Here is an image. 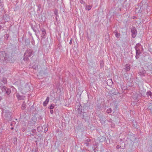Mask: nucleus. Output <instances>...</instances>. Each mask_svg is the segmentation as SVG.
<instances>
[{"instance_id": "1", "label": "nucleus", "mask_w": 152, "mask_h": 152, "mask_svg": "<svg viewBox=\"0 0 152 152\" xmlns=\"http://www.w3.org/2000/svg\"><path fill=\"white\" fill-rule=\"evenodd\" d=\"M10 58L4 51L0 52V62L2 61L4 63L10 61Z\"/></svg>"}, {"instance_id": "2", "label": "nucleus", "mask_w": 152, "mask_h": 152, "mask_svg": "<svg viewBox=\"0 0 152 152\" xmlns=\"http://www.w3.org/2000/svg\"><path fill=\"white\" fill-rule=\"evenodd\" d=\"M33 50L31 49L28 48L26 51L23 56V59L25 61H28V58L33 54Z\"/></svg>"}, {"instance_id": "3", "label": "nucleus", "mask_w": 152, "mask_h": 152, "mask_svg": "<svg viewBox=\"0 0 152 152\" xmlns=\"http://www.w3.org/2000/svg\"><path fill=\"white\" fill-rule=\"evenodd\" d=\"M4 112V109H3L1 113L4 115L5 119L8 121H11L12 120V113L9 110L5 111Z\"/></svg>"}, {"instance_id": "4", "label": "nucleus", "mask_w": 152, "mask_h": 152, "mask_svg": "<svg viewBox=\"0 0 152 152\" xmlns=\"http://www.w3.org/2000/svg\"><path fill=\"white\" fill-rule=\"evenodd\" d=\"M82 107L79 103H77L75 106V108L77 109L78 113L81 115L82 113H86V110L84 109H82Z\"/></svg>"}, {"instance_id": "5", "label": "nucleus", "mask_w": 152, "mask_h": 152, "mask_svg": "<svg viewBox=\"0 0 152 152\" xmlns=\"http://www.w3.org/2000/svg\"><path fill=\"white\" fill-rule=\"evenodd\" d=\"M142 4L141 3L138 4L135 7V11L137 13H140L142 12Z\"/></svg>"}, {"instance_id": "6", "label": "nucleus", "mask_w": 152, "mask_h": 152, "mask_svg": "<svg viewBox=\"0 0 152 152\" xmlns=\"http://www.w3.org/2000/svg\"><path fill=\"white\" fill-rule=\"evenodd\" d=\"M131 32L132 33V36L133 38H135L137 34V31L136 28L134 27H132L131 28Z\"/></svg>"}, {"instance_id": "7", "label": "nucleus", "mask_w": 152, "mask_h": 152, "mask_svg": "<svg viewBox=\"0 0 152 152\" xmlns=\"http://www.w3.org/2000/svg\"><path fill=\"white\" fill-rule=\"evenodd\" d=\"M80 115H82L83 119L85 121L88 122L89 119V117L87 113H82Z\"/></svg>"}, {"instance_id": "8", "label": "nucleus", "mask_w": 152, "mask_h": 152, "mask_svg": "<svg viewBox=\"0 0 152 152\" xmlns=\"http://www.w3.org/2000/svg\"><path fill=\"white\" fill-rule=\"evenodd\" d=\"M16 96L17 99L19 100H23L25 98L24 96L20 95L18 93H16Z\"/></svg>"}, {"instance_id": "9", "label": "nucleus", "mask_w": 152, "mask_h": 152, "mask_svg": "<svg viewBox=\"0 0 152 152\" xmlns=\"http://www.w3.org/2000/svg\"><path fill=\"white\" fill-rule=\"evenodd\" d=\"M41 31L42 32L41 36L42 39H45V35L46 34V30L44 28H42L41 29Z\"/></svg>"}, {"instance_id": "10", "label": "nucleus", "mask_w": 152, "mask_h": 152, "mask_svg": "<svg viewBox=\"0 0 152 152\" xmlns=\"http://www.w3.org/2000/svg\"><path fill=\"white\" fill-rule=\"evenodd\" d=\"M90 106V104L88 102L84 104V105L83 106V109H84L85 110H86V112H87V110L88 109Z\"/></svg>"}, {"instance_id": "11", "label": "nucleus", "mask_w": 152, "mask_h": 152, "mask_svg": "<svg viewBox=\"0 0 152 152\" xmlns=\"http://www.w3.org/2000/svg\"><path fill=\"white\" fill-rule=\"evenodd\" d=\"M29 91V88L27 86H26L22 89V93L23 94H25L27 92Z\"/></svg>"}, {"instance_id": "12", "label": "nucleus", "mask_w": 152, "mask_h": 152, "mask_svg": "<svg viewBox=\"0 0 152 152\" xmlns=\"http://www.w3.org/2000/svg\"><path fill=\"white\" fill-rule=\"evenodd\" d=\"M141 53V52L140 49H139L138 50H136V55L135 56V58L136 59H137L139 58V56L140 55Z\"/></svg>"}, {"instance_id": "13", "label": "nucleus", "mask_w": 152, "mask_h": 152, "mask_svg": "<svg viewBox=\"0 0 152 152\" xmlns=\"http://www.w3.org/2000/svg\"><path fill=\"white\" fill-rule=\"evenodd\" d=\"M3 18L6 21H8L10 20L9 16L7 14H5L3 15Z\"/></svg>"}, {"instance_id": "14", "label": "nucleus", "mask_w": 152, "mask_h": 152, "mask_svg": "<svg viewBox=\"0 0 152 152\" xmlns=\"http://www.w3.org/2000/svg\"><path fill=\"white\" fill-rule=\"evenodd\" d=\"M6 88V89H5L4 92H5L6 94L8 96L11 92V90L10 88H8L7 87Z\"/></svg>"}, {"instance_id": "15", "label": "nucleus", "mask_w": 152, "mask_h": 152, "mask_svg": "<svg viewBox=\"0 0 152 152\" xmlns=\"http://www.w3.org/2000/svg\"><path fill=\"white\" fill-rule=\"evenodd\" d=\"M49 97L48 96L47 97L45 101L43 103V105L45 107L47 105L49 102Z\"/></svg>"}, {"instance_id": "16", "label": "nucleus", "mask_w": 152, "mask_h": 152, "mask_svg": "<svg viewBox=\"0 0 152 152\" xmlns=\"http://www.w3.org/2000/svg\"><path fill=\"white\" fill-rule=\"evenodd\" d=\"M130 65L129 64H127L125 66V70L126 72L129 71L130 70Z\"/></svg>"}, {"instance_id": "17", "label": "nucleus", "mask_w": 152, "mask_h": 152, "mask_svg": "<svg viewBox=\"0 0 152 152\" xmlns=\"http://www.w3.org/2000/svg\"><path fill=\"white\" fill-rule=\"evenodd\" d=\"M141 48V45L140 43H138L137 44L136 46L134 47V48L135 50L140 49V48Z\"/></svg>"}, {"instance_id": "18", "label": "nucleus", "mask_w": 152, "mask_h": 152, "mask_svg": "<svg viewBox=\"0 0 152 152\" xmlns=\"http://www.w3.org/2000/svg\"><path fill=\"white\" fill-rule=\"evenodd\" d=\"M26 107V103L25 101H24L22 105L21 109L23 110H24Z\"/></svg>"}, {"instance_id": "19", "label": "nucleus", "mask_w": 152, "mask_h": 152, "mask_svg": "<svg viewBox=\"0 0 152 152\" xmlns=\"http://www.w3.org/2000/svg\"><path fill=\"white\" fill-rule=\"evenodd\" d=\"M146 73V72L145 70L139 72V74L141 76H144L145 75V74Z\"/></svg>"}, {"instance_id": "20", "label": "nucleus", "mask_w": 152, "mask_h": 152, "mask_svg": "<svg viewBox=\"0 0 152 152\" xmlns=\"http://www.w3.org/2000/svg\"><path fill=\"white\" fill-rule=\"evenodd\" d=\"M114 33H115V36L117 38H118L120 37V34L119 33H118L116 30L115 31Z\"/></svg>"}, {"instance_id": "21", "label": "nucleus", "mask_w": 152, "mask_h": 152, "mask_svg": "<svg viewBox=\"0 0 152 152\" xmlns=\"http://www.w3.org/2000/svg\"><path fill=\"white\" fill-rule=\"evenodd\" d=\"M92 6L91 5H87L85 7V9L86 10L89 11L90 10Z\"/></svg>"}, {"instance_id": "22", "label": "nucleus", "mask_w": 152, "mask_h": 152, "mask_svg": "<svg viewBox=\"0 0 152 152\" xmlns=\"http://www.w3.org/2000/svg\"><path fill=\"white\" fill-rule=\"evenodd\" d=\"M107 82V85L110 86L112 85L113 83V82L111 79L108 80Z\"/></svg>"}, {"instance_id": "23", "label": "nucleus", "mask_w": 152, "mask_h": 152, "mask_svg": "<svg viewBox=\"0 0 152 152\" xmlns=\"http://www.w3.org/2000/svg\"><path fill=\"white\" fill-rule=\"evenodd\" d=\"M30 44V40L27 39L25 40V45L26 46Z\"/></svg>"}, {"instance_id": "24", "label": "nucleus", "mask_w": 152, "mask_h": 152, "mask_svg": "<svg viewBox=\"0 0 152 152\" xmlns=\"http://www.w3.org/2000/svg\"><path fill=\"white\" fill-rule=\"evenodd\" d=\"M1 81L4 84H6L7 83V79L5 77H3Z\"/></svg>"}, {"instance_id": "25", "label": "nucleus", "mask_w": 152, "mask_h": 152, "mask_svg": "<svg viewBox=\"0 0 152 152\" xmlns=\"http://www.w3.org/2000/svg\"><path fill=\"white\" fill-rule=\"evenodd\" d=\"M54 107V104H52L50 105L48 107V108L50 109H53Z\"/></svg>"}, {"instance_id": "26", "label": "nucleus", "mask_w": 152, "mask_h": 152, "mask_svg": "<svg viewBox=\"0 0 152 152\" xmlns=\"http://www.w3.org/2000/svg\"><path fill=\"white\" fill-rule=\"evenodd\" d=\"M31 132H32L33 133L31 134H30L32 136H34V134L36 133V131L35 129H33L31 130Z\"/></svg>"}, {"instance_id": "27", "label": "nucleus", "mask_w": 152, "mask_h": 152, "mask_svg": "<svg viewBox=\"0 0 152 152\" xmlns=\"http://www.w3.org/2000/svg\"><path fill=\"white\" fill-rule=\"evenodd\" d=\"M9 35L8 34H5L4 35V37L5 39L6 40H7L8 39V38L9 37Z\"/></svg>"}, {"instance_id": "28", "label": "nucleus", "mask_w": 152, "mask_h": 152, "mask_svg": "<svg viewBox=\"0 0 152 152\" xmlns=\"http://www.w3.org/2000/svg\"><path fill=\"white\" fill-rule=\"evenodd\" d=\"M54 13L56 15L57 17L58 16V10L56 9H55L54 11Z\"/></svg>"}, {"instance_id": "29", "label": "nucleus", "mask_w": 152, "mask_h": 152, "mask_svg": "<svg viewBox=\"0 0 152 152\" xmlns=\"http://www.w3.org/2000/svg\"><path fill=\"white\" fill-rule=\"evenodd\" d=\"M152 94V93L151 91H149L147 92L146 94L147 96L148 97H149V96H150Z\"/></svg>"}, {"instance_id": "30", "label": "nucleus", "mask_w": 152, "mask_h": 152, "mask_svg": "<svg viewBox=\"0 0 152 152\" xmlns=\"http://www.w3.org/2000/svg\"><path fill=\"white\" fill-rule=\"evenodd\" d=\"M112 111V110L111 108H109L107 109V113H111Z\"/></svg>"}, {"instance_id": "31", "label": "nucleus", "mask_w": 152, "mask_h": 152, "mask_svg": "<svg viewBox=\"0 0 152 152\" xmlns=\"http://www.w3.org/2000/svg\"><path fill=\"white\" fill-rule=\"evenodd\" d=\"M104 63L103 60L101 61H100V67L101 68H102L103 66Z\"/></svg>"}, {"instance_id": "32", "label": "nucleus", "mask_w": 152, "mask_h": 152, "mask_svg": "<svg viewBox=\"0 0 152 152\" xmlns=\"http://www.w3.org/2000/svg\"><path fill=\"white\" fill-rule=\"evenodd\" d=\"M6 87L5 86H3L1 88V90L2 92H4V90L5 89H6Z\"/></svg>"}, {"instance_id": "33", "label": "nucleus", "mask_w": 152, "mask_h": 152, "mask_svg": "<svg viewBox=\"0 0 152 152\" xmlns=\"http://www.w3.org/2000/svg\"><path fill=\"white\" fill-rule=\"evenodd\" d=\"M148 109L152 112V104L149 106Z\"/></svg>"}, {"instance_id": "34", "label": "nucleus", "mask_w": 152, "mask_h": 152, "mask_svg": "<svg viewBox=\"0 0 152 152\" xmlns=\"http://www.w3.org/2000/svg\"><path fill=\"white\" fill-rule=\"evenodd\" d=\"M91 141V139L89 138L87 139L86 140H85L84 142H88Z\"/></svg>"}, {"instance_id": "35", "label": "nucleus", "mask_w": 152, "mask_h": 152, "mask_svg": "<svg viewBox=\"0 0 152 152\" xmlns=\"http://www.w3.org/2000/svg\"><path fill=\"white\" fill-rule=\"evenodd\" d=\"M84 143L85 144H86V146H88L89 145L88 142H84Z\"/></svg>"}, {"instance_id": "36", "label": "nucleus", "mask_w": 152, "mask_h": 152, "mask_svg": "<svg viewBox=\"0 0 152 152\" xmlns=\"http://www.w3.org/2000/svg\"><path fill=\"white\" fill-rule=\"evenodd\" d=\"M31 28H32L33 29V30L35 32H36V29H35V28H34L33 26H31Z\"/></svg>"}, {"instance_id": "37", "label": "nucleus", "mask_w": 152, "mask_h": 152, "mask_svg": "<svg viewBox=\"0 0 152 152\" xmlns=\"http://www.w3.org/2000/svg\"><path fill=\"white\" fill-rule=\"evenodd\" d=\"M104 118V117L103 116L101 118L100 120H102L103 121H104L105 120Z\"/></svg>"}, {"instance_id": "38", "label": "nucleus", "mask_w": 152, "mask_h": 152, "mask_svg": "<svg viewBox=\"0 0 152 152\" xmlns=\"http://www.w3.org/2000/svg\"><path fill=\"white\" fill-rule=\"evenodd\" d=\"M121 148V146H120L119 145H117L116 147V148L117 149H118Z\"/></svg>"}, {"instance_id": "39", "label": "nucleus", "mask_w": 152, "mask_h": 152, "mask_svg": "<svg viewBox=\"0 0 152 152\" xmlns=\"http://www.w3.org/2000/svg\"><path fill=\"white\" fill-rule=\"evenodd\" d=\"M50 113L51 114H53V109H50Z\"/></svg>"}, {"instance_id": "40", "label": "nucleus", "mask_w": 152, "mask_h": 152, "mask_svg": "<svg viewBox=\"0 0 152 152\" xmlns=\"http://www.w3.org/2000/svg\"><path fill=\"white\" fill-rule=\"evenodd\" d=\"M72 39H71L70 41V42H69V44L70 45H71L72 44Z\"/></svg>"}, {"instance_id": "41", "label": "nucleus", "mask_w": 152, "mask_h": 152, "mask_svg": "<svg viewBox=\"0 0 152 152\" xmlns=\"http://www.w3.org/2000/svg\"><path fill=\"white\" fill-rule=\"evenodd\" d=\"M80 2L81 4H82L83 3V0H80Z\"/></svg>"}, {"instance_id": "42", "label": "nucleus", "mask_w": 152, "mask_h": 152, "mask_svg": "<svg viewBox=\"0 0 152 152\" xmlns=\"http://www.w3.org/2000/svg\"><path fill=\"white\" fill-rule=\"evenodd\" d=\"M108 121L109 122H112V120L110 119L108 120Z\"/></svg>"}, {"instance_id": "43", "label": "nucleus", "mask_w": 152, "mask_h": 152, "mask_svg": "<svg viewBox=\"0 0 152 152\" xmlns=\"http://www.w3.org/2000/svg\"><path fill=\"white\" fill-rule=\"evenodd\" d=\"M3 40V38L1 37H0V42L2 41Z\"/></svg>"}, {"instance_id": "44", "label": "nucleus", "mask_w": 152, "mask_h": 152, "mask_svg": "<svg viewBox=\"0 0 152 152\" xmlns=\"http://www.w3.org/2000/svg\"><path fill=\"white\" fill-rule=\"evenodd\" d=\"M48 130V129L47 128H45V132H47Z\"/></svg>"}, {"instance_id": "45", "label": "nucleus", "mask_w": 152, "mask_h": 152, "mask_svg": "<svg viewBox=\"0 0 152 152\" xmlns=\"http://www.w3.org/2000/svg\"><path fill=\"white\" fill-rule=\"evenodd\" d=\"M150 97L151 98V99H152V94H151V95L150 96Z\"/></svg>"}, {"instance_id": "46", "label": "nucleus", "mask_w": 152, "mask_h": 152, "mask_svg": "<svg viewBox=\"0 0 152 152\" xmlns=\"http://www.w3.org/2000/svg\"><path fill=\"white\" fill-rule=\"evenodd\" d=\"M41 128V127H38V128H37V129H38V130H39V128Z\"/></svg>"}, {"instance_id": "47", "label": "nucleus", "mask_w": 152, "mask_h": 152, "mask_svg": "<svg viewBox=\"0 0 152 152\" xmlns=\"http://www.w3.org/2000/svg\"><path fill=\"white\" fill-rule=\"evenodd\" d=\"M1 26L0 25V30L1 29Z\"/></svg>"}, {"instance_id": "48", "label": "nucleus", "mask_w": 152, "mask_h": 152, "mask_svg": "<svg viewBox=\"0 0 152 152\" xmlns=\"http://www.w3.org/2000/svg\"><path fill=\"white\" fill-rule=\"evenodd\" d=\"M11 129H13V127H11Z\"/></svg>"}, {"instance_id": "49", "label": "nucleus", "mask_w": 152, "mask_h": 152, "mask_svg": "<svg viewBox=\"0 0 152 152\" xmlns=\"http://www.w3.org/2000/svg\"><path fill=\"white\" fill-rule=\"evenodd\" d=\"M151 50V51H150V52L152 54V50Z\"/></svg>"}, {"instance_id": "50", "label": "nucleus", "mask_w": 152, "mask_h": 152, "mask_svg": "<svg viewBox=\"0 0 152 152\" xmlns=\"http://www.w3.org/2000/svg\"><path fill=\"white\" fill-rule=\"evenodd\" d=\"M56 20H57V17H56Z\"/></svg>"}, {"instance_id": "51", "label": "nucleus", "mask_w": 152, "mask_h": 152, "mask_svg": "<svg viewBox=\"0 0 152 152\" xmlns=\"http://www.w3.org/2000/svg\"><path fill=\"white\" fill-rule=\"evenodd\" d=\"M11 125H12V124H11Z\"/></svg>"}]
</instances>
